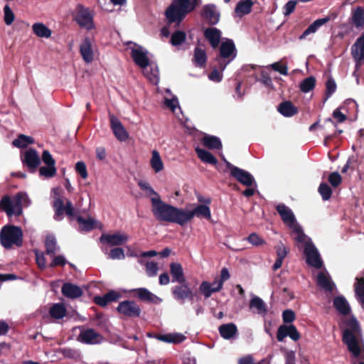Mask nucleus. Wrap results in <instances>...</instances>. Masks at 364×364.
Here are the masks:
<instances>
[{
  "label": "nucleus",
  "mask_w": 364,
  "mask_h": 364,
  "mask_svg": "<svg viewBox=\"0 0 364 364\" xmlns=\"http://www.w3.org/2000/svg\"><path fill=\"white\" fill-rule=\"evenodd\" d=\"M161 207L159 209L160 215L164 220V222L176 223L183 226L190 222L194 216L202 218L207 220L211 218L210 208L207 205H198L192 210H186L178 208L167 203H161Z\"/></svg>",
  "instance_id": "f257e3e1"
},
{
  "label": "nucleus",
  "mask_w": 364,
  "mask_h": 364,
  "mask_svg": "<svg viewBox=\"0 0 364 364\" xmlns=\"http://www.w3.org/2000/svg\"><path fill=\"white\" fill-rule=\"evenodd\" d=\"M200 0H173L165 12L168 23L179 24L188 14L200 5Z\"/></svg>",
  "instance_id": "f03ea898"
},
{
  "label": "nucleus",
  "mask_w": 364,
  "mask_h": 364,
  "mask_svg": "<svg viewBox=\"0 0 364 364\" xmlns=\"http://www.w3.org/2000/svg\"><path fill=\"white\" fill-rule=\"evenodd\" d=\"M348 328L343 332V342L347 346L348 349L351 352L355 358L360 355V347L355 333L360 331L359 323L355 318H351L347 323Z\"/></svg>",
  "instance_id": "7ed1b4c3"
},
{
  "label": "nucleus",
  "mask_w": 364,
  "mask_h": 364,
  "mask_svg": "<svg viewBox=\"0 0 364 364\" xmlns=\"http://www.w3.org/2000/svg\"><path fill=\"white\" fill-rule=\"evenodd\" d=\"M1 245L6 249L11 248L13 245L22 246L23 232L21 228L15 225H6L0 232Z\"/></svg>",
  "instance_id": "20e7f679"
},
{
  "label": "nucleus",
  "mask_w": 364,
  "mask_h": 364,
  "mask_svg": "<svg viewBox=\"0 0 364 364\" xmlns=\"http://www.w3.org/2000/svg\"><path fill=\"white\" fill-rule=\"evenodd\" d=\"M237 55V50L235 43L231 39H226L222 42L220 47L219 55L215 57V60L218 63V68L223 71L228 64Z\"/></svg>",
  "instance_id": "39448f33"
},
{
  "label": "nucleus",
  "mask_w": 364,
  "mask_h": 364,
  "mask_svg": "<svg viewBox=\"0 0 364 364\" xmlns=\"http://www.w3.org/2000/svg\"><path fill=\"white\" fill-rule=\"evenodd\" d=\"M138 186L142 191H145L148 196H154L151 198V212L156 219L159 222H164L163 216L160 215L159 209L161 207V203H165L161 199L159 194L154 190V188L147 182L140 181Z\"/></svg>",
  "instance_id": "423d86ee"
},
{
  "label": "nucleus",
  "mask_w": 364,
  "mask_h": 364,
  "mask_svg": "<svg viewBox=\"0 0 364 364\" xmlns=\"http://www.w3.org/2000/svg\"><path fill=\"white\" fill-rule=\"evenodd\" d=\"M74 20L80 27L85 28L88 31L95 28L93 15L88 8L81 4L77 6Z\"/></svg>",
  "instance_id": "0eeeda50"
},
{
  "label": "nucleus",
  "mask_w": 364,
  "mask_h": 364,
  "mask_svg": "<svg viewBox=\"0 0 364 364\" xmlns=\"http://www.w3.org/2000/svg\"><path fill=\"white\" fill-rule=\"evenodd\" d=\"M117 311L119 314L129 318L139 317L141 313L140 306L134 301L131 300L119 302Z\"/></svg>",
  "instance_id": "6e6552de"
},
{
  "label": "nucleus",
  "mask_w": 364,
  "mask_h": 364,
  "mask_svg": "<svg viewBox=\"0 0 364 364\" xmlns=\"http://www.w3.org/2000/svg\"><path fill=\"white\" fill-rule=\"evenodd\" d=\"M132 297L138 299L139 301L159 304L162 302V299L151 292L146 288L141 287L133 289L129 291Z\"/></svg>",
  "instance_id": "1a4fd4ad"
},
{
  "label": "nucleus",
  "mask_w": 364,
  "mask_h": 364,
  "mask_svg": "<svg viewBox=\"0 0 364 364\" xmlns=\"http://www.w3.org/2000/svg\"><path fill=\"white\" fill-rule=\"evenodd\" d=\"M306 255V263L316 269L321 268L323 261L321 259L320 255L313 243H306L304 247V251Z\"/></svg>",
  "instance_id": "9d476101"
},
{
  "label": "nucleus",
  "mask_w": 364,
  "mask_h": 364,
  "mask_svg": "<svg viewBox=\"0 0 364 364\" xmlns=\"http://www.w3.org/2000/svg\"><path fill=\"white\" fill-rule=\"evenodd\" d=\"M53 206L55 210L54 218L56 220H60L64 213L70 217L74 215V208L72 202L69 200L66 201L65 205H64V202L61 198H55Z\"/></svg>",
  "instance_id": "9b49d317"
},
{
  "label": "nucleus",
  "mask_w": 364,
  "mask_h": 364,
  "mask_svg": "<svg viewBox=\"0 0 364 364\" xmlns=\"http://www.w3.org/2000/svg\"><path fill=\"white\" fill-rule=\"evenodd\" d=\"M171 292L176 300L181 301H184L186 299L192 301L194 296L196 295V293L193 292L190 289L186 282L183 284H180V285L173 287L171 289Z\"/></svg>",
  "instance_id": "f8f14e48"
},
{
  "label": "nucleus",
  "mask_w": 364,
  "mask_h": 364,
  "mask_svg": "<svg viewBox=\"0 0 364 364\" xmlns=\"http://www.w3.org/2000/svg\"><path fill=\"white\" fill-rule=\"evenodd\" d=\"M23 165L33 172L41 164V159L36 149L30 148L26 150L22 159Z\"/></svg>",
  "instance_id": "ddd939ff"
},
{
  "label": "nucleus",
  "mask_w": 364,
  "mask_h": 364,
  "mask_svg": "<svg viewBox=\"0 0 364 364\" xmlns=\"http://www.w3.org/2000/svg\"><path fill=\"white\" fill-rule=\"evenodd\" d=\"M110 127L116 138L124 141L129 138V134L123 127L119 119L114 114H109Z\"/></svg>",
  "instance_id": "4468645a"
},
{
  "label": "nucleus",
  "mask_w": 364,
  "mask_h": 364,
  "mask_svg": "<svg viewBox=\"0 0 364 364\" xmlns=\"http://www.w3.org/2000/svg\"><path fill=\"white\" fill-rule=\"evenodd\" d=\"M276 210L284 224L290 228L295 226L297 223L292 210L284 203H279L276 206Z\"/></svg>",
  "instance_id": "2eb2a0df"
},
{
  "label": "nucleus",
  "mask_w": 364,
  "mask_h": 364,
  "mask_svg": "<svg viewBox=\"0 0 364 364\" xmlns=\"http://www.w3.org/2000/svg\"><path fill=\"white\" fill-rule=\"evenodd\" d=\"M201 16L208 21L209 25L213 26L219 22L220 14L217 11L215 5L210 4L203 6Z\"/></svg>",
  "instance_id": "dca6fc26"
},
{
  "label": "nucleus",
  "mask_w": 364,
  "mask_h": 364,
  "mask_svg": "<svg viewBox=\"0 0 364 364\" xmlns=\"http://www.w3.org/2000/svg\"><path fill=\"white\" fill-rule=\"evenodd\" d=\"M336 14H331L324 18H318L314 21L309 26V27L303 32V33L299 36V39L302 40L306 38L311 33H314L316 32V31L323 25L328 23L331 20H334L336 18Z\"/></svg>",
  "instance_id": "f3484780"
},
{
  "label": "nucleus",
  "mask_w": 364,
  "mask_h": 364,
  "mask_svg": "<svg viewBox=\"0 0 364 364\" xmlns=\"http://www.w3.org/2000/svg\"><path fill=\"white\" fill-rule=\"evenodd\" d=\"M100 240L102 243H107L112 246H119L127 242L128 236L119 233L102 234Z\"/></svg>",
  "instance_id": "a211bd4d"
},
{
  "label": "nucleus",
  "mask_w": 364,
  "mask_h": 364,
  "mask_svg": "<svg viewBox=\"0 0 364 364\" xmlns=\"http://www.w3.org/2000/svg\"><path fill=\"white\" fill-rule=\"evenodd\" d=\"M102 336L93 328H87L80 332L77 340L82 343L97 344L100 342Z\"/></svg>",
  "instance_id": "6ab92c4d"
},
{
  "label": "nucleus",
  "mask_w": 364,
  "mask_h": 364,
  "mask_svg": "<svg viewBox=\"0 0 364 364\" xmlns=\"http://www.w3.org/2000/svg\"><path fill=\"white\" fill-rule=\"evenodd\" d=\"M241 184L247 187L252 186L255 184V180L253 176L247 171L242 168H234L232 176Z\"/></svg>",
  "instance_id": "aec40b11"
},
{
  "label": "nucleus",
  "mask_w": 364,
  "mask_h": 364,
  "mask_svg": "<svg viewBox=\"0 0 364 364\" xmlns=\"http://www.w3.org/2000/svg\"><path fill=\"white\" fill-rule=\"evenodd\" d=\"M80 53L86 63H91L94 59V52L92 46V41L89 37H85L80 46Z\"/></svg>",
  "instance_id": "412c9836"
},
{
  "label": "nucleus",
  "mask_w": 364,
  "mask_h": 364,
  "mask_svg": "<svg viewBox=\"0 0 364 364\" xmlns=\"http://www.w3.org/2000/svg\"><path fill=\"white\" fill-rule=\"evenodd\" d=\"M61 292L64 296L72 299L79 298L83 294V291L80 287L70 282L63 284Z\"/></svg>",
  "instance_id": "4be33fe9"
},
{
  "label": "nucleus",
  "mask_w": 364,
  "mask_h": 364,
  "mask_svg": "<svg viewBox=\"0 0 364 364\" xmlns=\"http://www.w3.org/2000/svg\"><path fill=\"white\" fill-rule=\"evenodd\" d=\"M120 297V293L114 290H110L102 296H95L94 302L101 307H105L109 303L117 301Z\"/></svg>",
  "instance_id": "5701e85b"
},
{
  "label": "nucleus",
  "mask_w": 364,
  "mask_h": 364,
  "mask_svg": "<svg viewBox=\"0 0 364 364\" xmlns=\"http://www.w3.org/2000/svg\"><path fill=\"white\" fill-rule=\"evenodd\" d=\"M131 56L135 64L141 68H146L149 65L146 52L143 51L141 48H132Z\"/></svg>",
  "instance_id": "b1692460"
},
{
  "label": "nucleus",
  "mask_w": 364,
  "mask_h": 364,
  "mask_svg": "<svg viewBox=\"0 0 364 364\" xmlns=\"http://www.w3.org/2000/svg\"><path fill=\"white\" fill-rule=\"evenodd\" d=\"M351 54L353 59L357 62L364 60V33L357 38L351 47Z\"/></svg>",
  "instance_id": "393cba45"
},
{
  "label": "nucleus",
  "mask_w": 364,
  "mask_h": 364,
  "mask_svg": "<svg viewBox=\"0 0 364 364\" xmlns=\"http://www.w3.org/2000/svg\"><path fill=\"white\" fill-rule=\"evenodd\" d=\"M204 36L213 48H216L220 41L221 31L217 28L210 27L204 31Z\"/></svg>",
  "instance_id": "a878e982"
},
{
  "label": "nucleus",
  "mask_w": 364,
  "mask_h": 364,
  "mask_svg": "<svg viewBox=\"0 0 364 364\" xmlns=\"http://www.w3.org/2000/svg\"><path fill=\"white\" fill-rule=\"evenodd\" d=\"M277 110L286 117H293L299 112L298 108L289 100L282 102L279 105Z\"/></svg>",
  "instance_id": "bb28decb"
},
{
  "label": "nucleus",
  "mask_w": 364,
  "mask_h": 364,
  "mask_svg": "<svg viewBox=\"0 0 364 364\" xmlns=\"http://www.w3.org/2000/svg\"><path fill=\"white\" fill-rule=\"evenodd\" d=\"M170 272L172 276V282L183 284L186 282L182 265L178 262H172L170 264Z\"/></svg>",
  "instance_id": "cd10ccee"
},
{
  "label": "nucleus",
  "mask_w": 364,
  "mask_h": 364,
  "mask_svg": "<svg viewBox=\"0 0 364 364\" xmlns=\"http://www.w3.org/2000/svg\"><path fill=\"white\" fill-rule=\"evenodd\" d=\"M218 331L221 337L226 340L233 338L238 331L237 326L233 323L222 324Z\"/></svg>",
  "instance_id": "c85d7f7f"
},
{
  "label": "nucleus",
  "mask_w": 364,
  "mask_h": 364,
  "mask_svg": "<svg viewBox=\"0 0 364 364\" xmlns=\"http://www.w3.org/2000/svg\"><path fill=\"white\" fill-rule=\"evenodd\" d=\"M333 306L342 315H348L350 312L349 304L343 296H338L334 298Z\"/></svg>",
  "instance_id": "c756f323"
},
{
  "label": "nucleus",
  "mask_w": 364,
  "mask_h": 364,
  "mask_svg": "<svg viewBox=\"0 0 364 364\" xmlns=\"http://www.w3.org/2000/svg\"><path fill=\"white\" fill-rule=\"evenodd\" d=\"M253 4L252 0L240 1L235 8V14L240 17L249 14L252 11Z\"/></svg>",
  "instance_id": "7c9ffc66"
},
{
  "label": "nucleus",
  "mask_w": 364,
  "mask_h": 364,
  "mask_svg": "<svg viewBox=\"0 0 364 364\" xmlns=\"http://www.w3.org/2000/svg\"><path fill=\"white\" fill-rule=\"evenodd\" d=\"M350 21L356 28H361L364 26V8L357 6L352 11Z\"/></svg>",
  "instance_id": "2f4dec72"
},
{
  "label": "nucleus",
  "mask_w": 364,
  "mask_h": 364,
  "mask_svg": "<svg viewBox=\"0 0 364 364\" xmlns=\"http://www.w3.org/2000/svg\"><path fill=\"white\" fill-rule=\"evenodd\" d=\"M196 152L198 157L204 163L210 165L216 166L218 164L217 159L210 151L200 149L199 147L196 148Z\"/></svg>",
  "instance_id": "473e14b6"
},
{
  "label": "nucleus",
  "mask_w": 364,
  "mask_h": 364,
  "mask_svg": "<svg viewBox=\"0 0 364 364\" xmlns=\"http://www.w3.org/2000/svg\"><path fill=\"white\" fill-rule=\"evenodd\" d=\"M192 60L196 66L204 68L207 62V55L205 50L199 47H196Z\"/></svg>",
  "instance_id": "72a5a7b5"
},
{
  "label": "nucleus",
  "mask_w": 364,
  "mask_h": 364,
  "mask_svg": "<svg viewBox=\"0 0 364 364\" xmlns=\"http://www.w3.org/2000/svg\"><path fill=\"white\" fill-rule=\"evenodd\" d=\"M355 294L361 307L364 309V278H356L354 284Z\"/></svg>",
  "instance_id": "f704fd0d"
},
{
  "label": "nucleus",
  "mask_w": 364,
  "mask_h": 364,
  "mask_svg": "<svg viewBox=\"0 0 364 364\" xmlns=\"http://www.w3.org/2000/svg\"><path fill=\"white\" fill-rule=\"evenodd\" d=\"M202 144L209 149H218L223 148L220 139L215 136H205L202 139Z\"/></svg>",
  "instance_id": "c9c22d12"
},
{
  "label": "nucleus",
  "mask_w": 364,
  "mask_h": 364,
  "mask_svg": "<svg viewBox=\"0 0 364 364\" xmlns=\"http://www.w3.org/2000/svg\"><path fill=\"white\" fill-rule=\"evenodd\" d=\"M317 284L328 291H332L334 287L331 277L322 272L317 275Z\"/></svg>",
  "instance_id": "e433bc0d"
},
{
  "label": "nucleus",
  "mask_w": 364,
  "mask_h": 364,
  "mask_svg": "<svg viewBox=\"0 0 364 364\" xmlns=\"http://www.w3.org/2000/svg\"><path fill=\"white\" fill-rule=\"evenodd\" d=\"M156 338L166 343H180L183 342L186 337L181 333H168V334H157Z\"/></svg>",
  "instance_id": "4c0bfd02"
},
{
  "label": "nucleus",
  "mask_w": 364,
  "mask_h": 364,
  "mask_svg": "<svg viewBox=\"0 0 364 364\" xmlns=\"http://www.w3.org/2000/svg\"><path fill=\"white\" fill-rule=\"evenodd\" d=\"M32 30L33 33L40 38H49L52 34L51 30L43 23H35L32 26Z\"/></svg>",
  "instance_id": "58836bf2"
},
{
  "label": "nucleus",
  "mask_w": 364,
  "mask_h": 364,
  "mask_svg": "<svg viewBox=\"0 0 364 364\" xmlns=\"http://www.w3.org/2000/svg\"><path fill=\"white\" fill-rule=\"evenodd\" d=\"M66 309L63 304H54L49 310L50 316L55 319H61L66 315Z\"/></svg>",
  "instance_id": "ea45409f"
},
{
  "label": "nucleus",
  "mask_w": 364,
  "mask_h": 364,
  "mask_svg": "<svg viewBox=\"0 0 364 364\" xmlns=\"http://www.w3.org/2000/svg\"><path fill=\"white\" fill-rule=\"evenodd\" d=\"M221 289L218 287V285L216 287H212V284L206 281H203L199 287L200 292L205 296V299L209 298L213 293L218 292Z\"/></svg>",
  "instance_id": "a19ab883"
},
{
  "label": "nucleus",
  "mask_w": 364,
  "mask_h": 364,
  "mask_svg": "<svg viewBox=\"0 0 364 364\" xmlns=\"http://www.w3.org/2000/svg\"><path fill=\"white\" fill-rule=\"evenodd\" d=\"M35 143L33 137L24 134H19L16 139L12 141V145L17 148H26L29 144Z\"/></svg>",
  "instance_id": "79ce46f5"
},
{
  "label": "nucleus",
  "mask_w": 364,
  "mask_h": 364,
  "mask_svg": "<svg viewBox=\"0 0 364 364\" xmlns=\"http://www.w3.org/2000/svg\"><path fill=\"white\" fill-rule=\"evenodd\" d=\"M316 78L314 76H309L304 79L299 85L300 90L302 92L307 93L314 90L316 86Z\"/></svg>",
  "instance_id": "37998d69"
},
{
  "label": "nucleus",
  "mask_w": 364,
  "mask_h": 364,
  "mask_svg": "<svg viewBox=\"0 0 364 364\" xmlns=\"http://www.w3.org/2000/svg\"><path fill=\"white\" fill-rule=\"evenodd\" d=\"M14 206L11 198L9 196H4L0 200V208L6 213L9 216L14 214Z\"/></svg>",
  "instance_id": "c03bdc74"
},
{
  "label": "nucleus",
  "mask_w": 364,
  "mask_h": 364,
  "mask_svg": "<svg viewBox=\"0 0 364 364\" xmlns=\"http://www.w3.org/2000/svg\"><path fill=\"white\" fill-rule=\"evenodd\" d=\"M250 308L257 309L259 314L267 313V307L262 299L258 296H254L250 301Z\"/></svg>",
  "instance_id": "a18cd8bd"
},
{
  "label": "nucleus",
  "mask_w": 364,
  "mask_h": 364,
  "mask_svg": "<svg viewBox=\"0 0 364 364\" xmlns=\"http://www.w3.org/2000/svg\"><path fill=\"white\" fill-rule=\"evenodd\" d=\"M150 163L151 168L156 173L162 171L164 168V164L162 162L161 156L159 152L156 150L153 151L152 152V156Z\"/></svg>",
  "instance_id": "49530a36"
},
{
  "label": "nucleus",
  "mask_w": 364,
  "mask_h": 364,
  "mask_svg": "<svg viewBox=\"0 0 364 364\" xmlns=\"http://www.w3.org/2000/svg\"><path fill=\"white\" fill-rule=\"evenodd\" d=\"M46 252L47 255L53 256L56 251V239L53 235H48L45 241Z\"/></svg>",
  "instance_id": "de8ad7c7"
},
{
  "label": "nucleus",
  "mask_w": 364,
  "mask_h": 364,
  "mask_svg": "<svg viewBox=\"0 0 364 364\" xmlns=\"http://www.w3.org/2000/svg\"><path fill=\"white\" fill-rule=\"evenodd\" d=\"M77 221L82 225V230L84 231L88 232L95 228V220L91 218L85 219L82 216H77Z\"/></svg>",
  "instance_id": "09e8293b"
},
{
  "label": "nucleus",
  "mask_w": 364,
  "mask_h": 364,
  "mask_svg": "<svg viewBox=\"0 0 364 364\" xmlns=\"http://www.w3.org/2000/svg\"><path fill=\"white\" fill-rule=\"evenodd\" d=\"M326 91L324 102H326L336 90V83L332 77H329L325 83Z\"/></svg>",
  "instance_id": "8fccbe9b"
},
{
  "label": "nucleus",
  "mask_w": 364,
  "mask_h": 364,
  "mask_svg": "<svg viewBox=\"0 0 364 364\" xmlns=\"http://www.w3.org/2000/svg\"><path fill=\"white\" fill-rule=\"evenodd\" d=\"M186 39V34L182 31H175L171 37V43L173 46H179L185 42Z\"/></svg>",
  "instance_id": "3c124183"
},
{
  "label": "nucleus",
  "mask_w": 364,
  "mask_h": 364,
  "mask_svg": "<svg viewBox=\"0 0 364 364\" xmlns=\"http://www.w3.org/2000/svg\"><path fill=\"white\" fill-rule=\"evenodd\" d=\"M318 191L323 200H329L333 193L331 188L326 183H321L319 185Z\"/></svg>",
  "instance_id": "603ef678"
},
{
  "label": "nucleus",
  "mask_w": 364,
  "mask_h": 364,
  "mask_svg": "<svg viewBox=\"0 0 364 364\" xmlns=\"http://www.w3.org/2000/svg\"><path fill=\"white\" fill-rule=\"evenodd\" d=\"M56 167L55 166H41L39 168V174L40 176H44L46 178H53L56 174Z\"/></svg>",
  "instance_id": "864d4df0"
},
{
  "label": "nucleus",
  "mask_w": 364,
  "mask_h": 364,
  "mask_svg": "<svg viewBox=\"0 0 364 364\" xmlns=\"http://www.w3.org/2000/svg\"><path fill=\"white\" fill-rule=\"evenodd\" d=\"M23 197V193H18L14 197V214L16 216H19L23 213L21 201Z\"/></svg>",
  "instance_id": "5fc2aeb1"
},
{
  "label": "nucleus",
  "mask_w": 364,
  "mask_h": 364,
  "mask_svg": "<svg viewBox=\"0 0 364 364\" xmlns=\"http://www.w3.org/2000/svg\"><path fill=\"white\" fill-rule=\"evenodd\" d=\"M328 181L333 187L337 188L342 183V177L338 172H332L329 174Z\"/></svg>",
  "instance_id": "6e6d98bb"
},
{
  "label": "nucleus",
  "mask_w": 364,
  "mask_h": 364,
  "mask_svg": "<svg viewBox=\"0 0 364 364\" xmlns=\"http://www.w3.org/2000/svg\"><path fill=\"white\" fill-rule=\"evenodd\" d=\"M60 353L65 358L70 359H77L80 357V353L78 350L70 348H62L60 350Z\"/></svg>",
  "instance_id": "4d7b16f0"
},
{
  "label": "nucleus",
  "mask_w": 364,
  "mask_h": 364,
  "mask_svg": "<svg viewBox=\"0 0 364 364\" xmlns=\"http://www.w3.org/2000/svg\"><path fill=\"white\" fill-rule=\"evenodd\" d=\"M230 277V275L228 269L224 267L221 269L220 279L215 278V283H218V287L222 289L224 282L229 279Z\"/></svg>",
  "instance_id": "13d9d810"
},
{
  "label": "nucleus",
  "mask_w": 364,
  "mask_h": 364,
  "mask_svg": "<svg viewBox=\"0 0 364 364\" xmlns=\"http://www.w3.org/2000/svg\"><path fill=\"white\" fill-rule=\"evenodd\" d=\"M4 13L5 23L8 26L11 25L14 22L15 16L9 5L4 7Z\"/></svg>",
  "instance_id": "bf43d9fd"
},
{
  "label": "nucleus",
  "mask_w": 364,
  "mask_h": 364,
  "mask_svg": "<svg viewBox=\"0 0 364 364\" xmlns=\"http://www.w3.org/2000/svg\"><path fill=\"white\" fill-rule=\"evenodd\" d=\"M109 257L112 259H124L125 255L122 248L115 247L110 250Z\"/></svg>",
  "instance_id": "052dcab7"
},
{
  "label": "nucleus",
  "mask_w": 364,
  "mask_h": 364,
  "mask_svg": "<svg viewBox=\"0 0 364 364\" xmlns=\"http://www.w3.org/2000/svg\"><path fill=\"white\" fill-rule=\"evenodd\" d=\"M218 66L214 68L210 73L208 75V78L215 82H220L223 80V74Z\"/></svg>",
  "instance_id": "680f3d73"
},
{
  "label": "nucleus",
  "mask_w": 364,
  "mask_h": 364,
  "mask_svg": "<svg viewBox=\"0 0 364 364\" xmlns=\"http://www.w3.org/2000/svg\"><path fill=\"white\" fill-rule=\"evenodd\" d=\"M75 168L76 172L78 174H80L82 178L85 179L87 178L88 173H87V167H86L85 164L83 161H77L75 164Z\"/></svg>",
  "instance_id": "e2e57ef3"
},
{
  "label": "nucleus",
  "mask_w": 364,
  "mask_h": 364,
  "mask_svg": "<svg viewBox=\"0 0 364 364\" xmlns=\"http://www.w3.org/2000/svg\"><path fill=\"white\" fill-rule=\"evenodd\" d=\"M297 1L294 0L289 1L283 7V14L285 16H289L292 14L296 8Z\"/></svg>",
  "instance_id": "0e129e2a"
},
{
  "label": "nucleus",
  "mask_w": 364,
  "mask_h": 364,
  "mask_svg": "<svg viewBox=\"0 0 364 364\" xmlns=\"http://www.w3.org/2000/svg\"><path fill=\"white\" fill-rule=\"evenodd\" d=\"M41 159L47 166H55V161L48 150H44L43 151Z\"/></svg>",
  "instance_id": "69168bd1"
},
{
  "label": "nucleus",
  "mask_w": 364,
  "mask_h": 364,
  "mask_svg": "<svg viewBox=\"0 0 364 364\" xmlns=\"http://www.w3.org/2000/svg\"><path fill=\"white\" fill-rule=\"evenodd\" d=\"M270 67L274 71L279 73L283 75H288V67L287 65H282L280 62H276L272 63Z\"/></svg>",
  "instance_id": "338daca9"
},
{
  "label": "nucleus",
  "mask_w": 364,
  "mask_h": 364,
  "mask_svg": "<svg viewBox=\"0 0 364 364\" xmlns=\"http://www.w3.org/2000/svg\"><path fill=\"white\" fill-rule=\"evenodd\" d=\"M282 319L285 323H291L296 319V314L291 309L284 310L282 313Z\"/></svg>",
  "instance_id": "774afa93"
}]
</instances>
